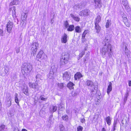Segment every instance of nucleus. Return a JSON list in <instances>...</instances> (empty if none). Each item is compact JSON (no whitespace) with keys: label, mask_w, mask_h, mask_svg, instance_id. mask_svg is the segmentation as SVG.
Masks as SVG:
<instances>
[{"label":"nucleus","mask_w":131,"mask_h":131,"mask_svg":"<svg viewBox=\"0 0 131 131\" xmlns=\"http://www.w3.org/2000/svg\"><path fill=\"white\" fill-rule=\"evenodd\" d=\"M62 118L63 120L67 121L68 120V117L67 115H64L62 116Z\"/></svg>","instance_id":"nucleus-34"},{"label":"nucleus","mask_w":131,"mask_h":131,"mask_svg":"<svg viewBox=\"0 0 131 131\" xmlns=\"http://www.w3.org/2000/svg\"><path fill=\"white\" fill-rule=\"evenodd\" d=\"M59 86L60 89H62L64 86L63 83H61L59 84Z\"/></svg>","instance_id":"nucleus-47"},{"label":"nucleus","mask_w":131,"mask_h":131,"mask_svg":"<svg viewBox=\"0 0 131 131\" xmlns=\"http://www.w3.org/2000/svg\"><path fill=\"white\" fill-rule=\"evenodd\" d=\"M125 54L127 56L129 52V51L127 47L126 46H125Z\"/></svg>","instance_id":"nucleus-36"},{"label":"nucleus","mask_w":131,"mask_h":131,"mask_svg":"<svg viewBox=\"0 0 131 131\" xmlns=\"http://www.w3.org/2000/svg\"><path fill=\"white\" fill-rule=\"evenodd\" d=\"M37 58L38 59H45L47 58V55L43 53L42 51H40L38 53L37 56Z\"/></svg>","instance_id":"nucleus-6"},{"label":"nucleus","mask_w":131,"mask_h":131,"mask_svg":"<svg viewBox=\"0 0 131 131\" xmlns=\"http://www.w3.org/2000/svg\"><path fill=\"white\" fill-rule=\"evenodd\" d=\"M110 41V38L108 37V36L106 37H105V43H106V44L107 43V42H106V41L108 42Z\"/></svg>","instance_id":"nucleus-39"},{"label":"nucleus","mask_w":131,"mask_h":131,"mask_svg":"<svg viewBox=\"0 0 131 131\" xmlns=\"http://www.w3.org/2000/svg\"><path fill=\"white\" fill-rule=\"evenodd\" d=\"M90 13L89 10L85 9L80 12L79 13V15L81 16H87L89 15Z\"/></svg>","instance_id":"nucleus-9"},{"label":"nucleus","mask_w":131,"mask_h":131,"mask_svg":"<svg viewBox=\"0 0 131 131\" xmlns=\"http://www.w3.org/2000/svg\"><path fill=\"white\" fill-rule=\"evenodd\" d=\"M40 99L41 100L46 101L47 100V98L43 97L42 96H41L40 97Z\"/></svg>","instance_id":"nucleus-46"},{"label":"nucleus","mask_w":131,"mask_h":131,"mask_svg":"<svg viewBox=\"0 0 131 131\" xmlns=\"http://www.w3.org/2000/svg\"><path fill=\"white\" fill-rule=\"evenodd\" d=\"M101 20V17L100 15L98 16L96 18L95 21V24H98L100 22Z\"/></svg>","instance_id":"nucleus-22"},{"label":"nucleus","mask_w":131,"mask_h":131,"mask_svg":"<svg viewBox=\"0 0 131 131\" xmlns=\"http://www.w3.org/2000/svg\"><path fill=\"white\" fill-rule=\"evenodd\" d=\"M79 90L77 89L75 91L73 92L72 93V95L73 96H75L79 94Z\"/></svg>","instance_id":"nucleus-30"},{"label":"nucleus","mask_w":131,"mask_h":131,"mask_svg":"<svg viewBox=\"0 0 131 131\" xmlns=\"http://www.w3.org/2000/svg\"><path fill=\"white\" fill-rule=\"evenodd\" d=\"M69 54L68 52L63 53L60 61V64L64 65L69 60Z\"/></svg>","instance_id":"nucleus-3"},{"label":"nucleus","mask_w":131,"mask_h":131,"mask_svg":"<svg viewBox=\"0 0 131 131\" xmlns=\"http://www.w3.org/2000/svg\"><path fill=\"white\" fill-rule=\"evenodd\" d=\"M15 101L18 105H19V101L18 97V94L17 93H16L15 94Z\"/></svg>","instance_id":"nucleus-27"},{"label":"nucleus","mask_w":131,"mask_h":131,"mask_svg":"<svg viewBox=\"0 0 131 131\" xmlns=\"http://www.w3.org/2000/svg\"><path fill=\"white\" fill-rule=\"evenodd\" d=\"M9 102H7V105H8V106H10L11 105V102H10V104H9Z\"/></svg>","instance_id":"nucleus-57"},{"label":"nucleus","mask_w":131,"mask_h":131,"mask_svg":"<svg viewBox=\"0 0 131 131\" xmlns=\"http://www.w3.org/2000/svg\"><path fill=\"white\" fill-rule=\"evenodd\" d=\"M0 127H1V129L3 130L5 128V125H2L0 126Z\"/></svg>","instance_id":"nucleus-50"},{"label":"nucleus","mask_w":131,"mask_h":131,"mask_svg":"<svg viewBox=\"0 0 131 131\" xmlns=\"http://www.w3.org/2000/svg\"><path fill=\"white\" fill-rule=\"evenodd\" d=\"M50 73H52V74L53 75L54 74V72L53 71V70H51L50 71Z\"/></svg>","instance_id":"nucleus-59"},{"label":"nucleus","mask_w":131,"mask_h":131,"mask_svg":"<svg viewBox=\"0 0 131 131\" xmlns=\"http://www.w3.org/2000/svg\"><path fill=\"white\" fill-rule=\"evenodd\" d=\"M111 20H107L106 23V28H108L109 27L110 24H111Z\"/></svg>","instance_id":"nucleus-35"},{"label":"nucleus","mask_w":131,"mask_h":131,"mask_svg":"<svg viewBox=\"0 0 131 131\" xmlns=\"http://www.w3.org/2000/svg\"><path fill=\"white\" fill-rule=\"evenodd\" d=\"M42 113H43L44 114H45V112H44L43 111H41L40 112V115L41 116H43V115H42Z\"/></svg>","instance_id":"nucleus-53"},{"label":"nucleus","mask_w":131,"mask_h":131,"mask_svg":"<svg viewBox=\"0 0 131 131\" xmlns=\"http://www.w3.org/2000/svg\"><path fill=\"white\" fill-rule=\"evenodd\" d=\"M59 128L60 131H64L65 129L64 126L62 124L59 126Z\"/></svg>","instance_id":"nucleus-37"},{"label":"nucleus","mask_w":131,"mask_h":131,"mask_svg":"<svg viewBox=\"0 0 131 131\" xmlns=\"http://www.w3.org/2000/svg\"><path fill=\"white\" fill-rule=\"evenodd\" d=\"M77 131H82L83 128L81 126H79L77 128Z\"/></svg>","instance_id":"nucleus-45"},{"label":"nucleus","mask_w":131,"mask_h":131,"mask_svg":"<svg viewBox=\"0 0 131 131\" xmlns=\"http://www.w3.org/2000/svg\"><path fill=\"white\" fill-rule=\"evenodd\" d=\"M16 51L17 53H18L20 52V48L18 47L16 48Z\"/></svg>","instance_id":"nucleus-49"},{"label":"nucleus","mask_w":131,"mask_h":131,"mask_svg":"<svg viewBox=\"0 0 131 131\" xmlns=\"http://www.w3.org/2000/svg\"><path fill=\"white\" fill-rule=\"evenodd\" d=\"M7 101L8 102H9V104L10 103V102H11V99L10 96H9L7 99Z\"/></svg>","instance_id":"nucleus-48"},{"label":"nucleus","mask_w":131,"mask_h":131,"mask_svg":"<svg viewBox=\"0 0 131 131\" xmlns=\"http://www.w3.org/2000/svg\"><path fill=\"white\" fill-rule=\"evenodd\" d=\"M39 44L37 42H33L31 45V53L34 56L36 54L37 49L39 48Z\"/></svg>","instance_id":"nucleus-4"},{"label":"nucleus","mask_w":131,"mask_h":131,"mask_svg":"<svg viewBox=\"0 0 131 131\" xmlns=\"http://www.w3.org/2000/svg\"><path fill=\"white\" fill-rule=\"evenodd\" d=\"M68 27L67 29V30L68 31H72L74 29V26L73 25H70Z\"/></svg>","instance_id":"nucleus-29"},{"label":"nucleus","mask_w":131,"mask_h":131,"mask_svg":"<svg viewBox=\"0 0 131 131\" xmlns=\"http://www.w3.org/2000/svg\"><path fill=\"white\" fill-rule=\"evenodd\" d=\"M32 68L31 64L29 63H24L22 66L21 71L23 74L27 75L29 74Z\"/></svg>","instance_id":"nucleus-2"},{"label":"nucleus","mask_w":131,"mask_h":131,"mask_svg":"<svg viewBox=\"0 0 131 131\" xmlns=\"http://www.w3.org/2000/svg\"><path fill=\"white\" fill-rule=\"evenodd\" d=\"M121 3L125 6L126 9L128 10H129L130 8L129 7L127 0L122 1V2Z\"/></svg>","instance_id":"nucleus-15"},{"label":"nucleus","mask_w":131,"mask_h":131,"mask_svg":"<svg viewBox=\"0 0 131 131\" xmlns=\"http://www.w3.org/2000/svg\"><path fill=\"white\" fill-rule=\"evenodd\" d=\"M101 131H106L105 129L104 128H103L102 129Z\"/></svg>","instance_id":"nucleus-60"},{"label":"nucleus","mask_w":131,"mask_h":131,"mask_svg":"<svg viewBox=\"0 0 131 131\" xmlns=\"http://www.w3.org/2000/svg\"><path fill=\"white\" fill-rule=\"evenodd\" d=\"M42 76L40 74H37L36 77V82H38V81H40V80H42L41 78H42Z\"/></svg>","instance_id":"nucleus-26"},{"label":"nucleus","mask_w":131,"mask_h":131,"mask_svg":"<svg viewBox=\"0 0 131 131\" xmlns=\"http://www.w3.org/2000/svg\"><path fill=\"white\" fill-rule=\"evenodd\" d=\"M95 28L96 30V32L97 34H99L100 32L101 29V27L99 25V24H95Z\"/></svg>","instance_id":"nucleus-19"},{"label":"nucleus","mask_w":131,"mask_h":131,"mask_svg":"<svg viewBox=\"0 0 131 131\" xmlns=\"http://www.w3.org/2000/svg\"><path fill=\"white\" fill-rule=\"evenodd\" d=\"M95 3V6L96 7L100 8L102 7V5L100 0H94Z\"/></svg>","instance_id":"nucleus-16"},{"label":"nucleus","mask_w":131,"mask_h":131,"mask_svg":"<svg viewBox=\"0 0 131 131\" xmlns=\"http://www.w3.org/2000/svg\"><path fill=\"white\" fill-rule=\"evenodd\" d=\"M64 25H65V26L66 28H68L69 27V23L67 21H66L64 23Z\"/></svg>","instance_id":"nucleus-41"},{"label":"nucleus","mask_w":131,"mask_h":131,"mask_svg":"<svg viewBox=\"0 0 131 131\" xmlns=\"http://www.w3.org/2000/svg\"><path fill=\"white\" fill-rule=\"evenodd\" d=\"M124 24L126 26L128 27H129L130 26V24L129 22L127 21H126L125 22Z\"/></svg>","instance_id":"nucleus-43"},{"label":"nucleus","mask_w":131,"mask_h":131,"mask_svg":"<svg viewBox=\"0 0 131 131\" xmlns=\"http://www.w3.org/2000/svg\"><path fill=\"white\" fill-rule=\"evenodd\" d=\"M85 121V119H84V118H83L81 119V122L82 123H84V122Z\"/></svg>","instance_id":"nucleus-55"},{"label":"nucleus","mask_w":131,"mask_h":131,"mask_svg":"<svg viewBox=\"0 0 131 131\" xmlns=\"http://www.w3.org/2000/svg\"><path fill=\"white\" fill-rule=\"evenodd\" d=\"M23 93L26 95L28 96L29 95L28 90L27 87V86H25L23 89Z\"/></svg>","instance_id":"nucleus-20"},{"label":"nucleus","mask_w":131,"mask_h":131,"mask_svg":"<svg viewBox=\"0 0 131 131\" xmlns=\"http://www.w3.org/2000/svg\"><path fill=\"white\" fill-rule=\"evenodd\" d=\"M38 82L35 83H30L29 85L30 87H31L35 90V91H38L39 89V86L37 83Z\"/></svg>","instance_id":"nucleus-11"},{"label":"nucleus","mask_w":131,"mask_h":131,"mask_svg":"<svg viewBox=\"0 0 131 131\" xmlns=\"http://www.w3.org/2000/svg\"><path fill=\"white\" fill-rule=\"evenodd\" d=\"M3 130L2 129H1V127H0V131H3Z\"/></svg>","instance_id":"nucleus-63"},{"label":"nucleus","mask_w":131,"mask_h":131,"mask_svg":"<svg viewBox=\"0 0 131 131\" xmlns=\"http://www.w3.org/2000/svg\"><path fill=\"white\" fill-rule=\"evenodd\" d=\"M123 21L124 22V23L126 21H127V18L126 17H124L123 18Z\"/></svg>","instance_id":"nucleus-54"},{"label":"nucleus","mask_w":131,"mask_h":131,"mask_svg":"<svg viewBox=\"0 0 131 131\" xmlns=\"http://www.w3.org/2000/svg\"><path fill=\"white\" fill-rule=\"evenodd\" d=\"M89 54L87 53L85 55V56L84 57L83 59V61L85 63V62L88 60L89 59Z\"/></svg>","instance_id":"nucleus-31"},{"label":"nucleus","mask_w":131,"mask_h":131,"mask_svg":"<svg viewBox=\"0 0 131 131\" xmlns=\"http://www.w3.org/2000/svg\"><path fill=\"white\" fill-rule=\"evenodd\" d=\"M73 7L74 9H75L76 10L78 8V9L79 8V6H78L77 5H75Z\"/></svg>","instance_id":"nucleus-52"},{"label":"nucleus","mask_w":131,"mask_h":131,"mask_svg":"<svg viewBox=\"0 0 131 131\" xmlns=\"http://www.w3.org/2000/svg\"><path fill=\"white\" fill-rule=\"evenodd\" d=\"M53 75L52 73H50L48 75V78L50 79H52L53 78Z\"/></svg>","instance_id":"nucleus-42"},{"label":"nucleus","mask_w":131,"mask_h":131,"mask_svg":"<svg viewBox=\"0 0 131 131\" xmlns=\"http://www.w3.org/2000/svg\"><path fill=\"white\" fill-rule=\"evenodd\" d=\"M74 85V84L73 83L70 82L68 84L67 86L70 89H72L73 88V86Z\"/></svg>","instance_id":"nucleus-24"},{"label":"nucleus","mask_w":131,"mask_h":131,"mask_svg":"<svg viewBox=\"0 0 131 131\" xmlns=\"http://www.w3.org/2000/svg\"><path fill=\"white\" fill-rule=\"evenodd\" d=\"M112 90V83L111 82H110L107 89V93L108 94H109L110 92Z\"/></svg>","instance_id":"nucleus-18"},{"label":"nucleus","mask_w":131,"mask_h":131,"mask_svg":"<svg viewBox=\"0 0 131 131\" xmlns=\"http://www.w3.org/2000/svg\"><path fill=\"white\" fill-rule=\"evenodd\" d=\"M3 31L2 30L0 29V36H2Z\"/></svg>","instance_id":"nucleus-56"},{"label":"nucleus","mask_w":131,"mask_h":131,"mask_svg":"<svg viewBox=\"0 0 131 131\" xmlns=\"http://www.w3.org/2000/svg\"><path fill=\"white\" fill-rule=\"evenodd\" d=\"M117 123L116 121L114 120V123H113V126L114 127H116V126L117 124Z\"/></svg>","instance_id":"nucleus-51"},{"label":"nucleus","mask_w":131,"mask_h":131,"mask_svg":"<svg viewBox=\"0 0 131 131\" xmlns=\"http://www.w3.org/2000/svg\"><path fill=\"white\" fill-rule=\"evenodd\" d=\"M28 12H27L26 13H22L21 17V24H23V25L24 23H26V21L27 17V16Z\"/></svg>","instance_id":"nucleus-8"},{"label":"nucleus","mask_w":131,"mask_h":131,"mask_svg":"<svg viewBox=\"0 0 131 131\" xmlns=\"http://www.w3.org/2000/svg\"><path fill=\"white\" fill-rule=\"evenodd\" d=\"M88 30H85L83 33L82 35V41H84L85 40V35L88 32Z\"/></svg>","instance_id":"nucleus-23"},{"label":"nucleus","mask_w":131,"mask_h":131,"mask_svg":"<svg viewBox=\"0 0 131 131\" xmlns=\"http://www.w3.org/2000/svg\"><path fill=\"white\" fill-rule=\"evenodd\" d=\"M112 46L109 43L108 44L105 43V45L101 50V53L103 56H105L106 54L107 53L109 57H110L112 56Z\"/></svg>","instance_id":"nucleus-1"},{"label":"nucleus","mask_w":131,"mask_h":131,"mask_svg":"<svg viewBox=\"0 0 131 131\" xmlns=\"http://www.w3.org/2000/svg\"><path fill=\"white\" fill-rule=\"evenodd\" d=\"M106 121L108 124L110 125L111 124V118L110 116H108L106 118Z\"/></svg>","instance_id":"nucleus-33"},{"label":"nucleus","mask_w":131,"mask_h":131,"mask_svg":"<svg viewBox=\"0 0 131 131\" xmlns=\"http://www.w3.org/2000/svg\"><path fill=\"white\" fill-rule=\"evenodd\" d=\"M82 77V75L80 72H77L74 75V77L75 80L79 79Z\"/></svg>","instance_id":"nucleus-17"},{"label":"nucleus","mask_w":131,"mask_h":131,"mask_svg":"<svg viewBox=\"0 0 131 131\" xmlns=\"http://www.w3.org/2000/svg\"><path fill=\"white\" fill-rule=\"evenodd\" d=\"M22 131H27V130L25 129H23Z\"/></svg>","instance_id":"nucleus-61"},{"label":"nucleus","mask_w":131,"mask_h":131,"mask_svg":"<svg viewBox=\"0 0 131 131\" xmlns=\"http://www.w3.org/2000/svg\"><path fill=\"white\" fill-rule=\"evenodd\" d=\"M128 85L129 86H131V81H129L128 82Z\"/></svg>","instance_id":"nucleus-58"},{"label":"nucleus","mask_w":131,"mask_h":131,"mask_svg":"<svg viewBox=\"0 0 131 131\" xmlns=\"http://www.w3.org/2000/svg\"><path fill=\"white\" fill-rule=\"evenodd\" d=\"M70 16L75 21H79L80 18L78 17L74 16L72 14H70Z\"/></svg>","instance_id":"nucleus-25"},{"label":"nucleus","mask_w":131,"mask_h":131,"mask_svg":"<svg viewBox=\"0 0 131 131\" xmlns=\"http://www.w3.org/2000/svg\"><path fill=\"white\" fill-rule=\"evenodd\" d=\"M68 36L66 34H64L61 38V42L63 43H66L67 41Z\"/></svg>","instance_id":"nucleus-14"},{"label":"nucleus","mask_w":131,"mask_h":131,"mask_svg":"<svg viewBox=\"0 0 131 131\" xmlns=\"http://www.w3.org/2000/svg\"><path fill=\"white\" fill-rule=\"evenodd\" d=\"M13 9L12 11V14H15L16 13L15 10H16V8L14 6L13 8H13Z\"/></svg>","instance_id":"nucleus-44"},{"label":"nucleus","mask_w":131,"mask_h":131,"mask_svg":"<svg viewBox=\"0 0 131 131\" xmlns=\"http://www.w3.org/2000/svg\"><path fill=\"white\" fill-rule=\"evenodd\" d=\"M9 71V69L7 66H6L4 67V72L1 71L0 72V74L1 76H4L5 75L7 74Z\"/></svg>","instance_id":"nucleus-13"},{"label":"nucleus","mask_w":131,"mask_h":131,"mask_svg":"<svg viewBox=\"0 0 131 131\" xmlns=\"http://www.w3.org/2000/svg\"><path fill=\"white\" fill-rule=\"evenodd\" d=\"M20 3L19 1L17 0H14L11 3V4H12L13 5H17Z\"/></svg>","instance_id":"nucleus-32"},{"label":"nucleus","mask_w":131,"mask_h":131,"mask_svg":"<svg viewBox=\"0 0 131 131\" xmlns=\"http://www.w3.org/2000/svg\"><path fill=\"white\" fill-rule=\"evenodd\" d=\"M75 30L76 32L78 33H80L81 31V29L80 27L77 26L75 28Z\"/></svg>","instance_id":"nucleus-28"},{"label":"nucleus","mask_w":131,"mask_h":131,"mask_svg":"<svg viewBox=\"0 0 131 131\" xmlns=\"http://www.w3.org/2000/svg\"><path fill=\"white\" fill-rule=\"evenodd\" d=\"M13 23L12 22L9 21L7 25V30L8 32H10L13 27Z\"/></svg>","instance_id":"nucleus-12"},{"label":"nucleus","mask_w":131,"mask_h":131,"mask_svg":"<svg viewBox=\"0 0 131 131\" xmlns=\"http://www.w3.org/2000/svg\"><path fill=\"white\" fill-rule=\"evenodd\" d=\"M128 93L127 92L125 95V96L124 98V101L125 102L127 101V97H128Z\"/></svg>","instance_id":"nucleus-40"},{"label":"nucleus","mask_w":131,"mask_h":131,"mask_svg":"<svg viewBox=\"0 0 131 131\" xmlns=\"http://www.w3.org/2000/svg\"><path fill=\"white\" fill-rule=\"evenodd\" d=\"M85 54V51H82L81 53H80L79 56L78 57V59H80L82 58L83 56Z\"/></svg>","instance_id":"nucleus-38"},{"label":"nucleus","mask_w":131,"mask_h":131,"mask_svg":"<svg viewBox=\"0 0 131 131\" xmlns=\"http://www.w3.org/2000/svg\"><path fill=\"white\" fill-rule=\"evenodd\" d=\"M71 76L70 73L68 72H64L63 74V80L66 81L69 80L70 79Z\"/></svg>","instance_id":"nucleus-7"},{"label":"nucleus","mask_w":131,"mask_h":131,"mask_svg":"<svg viewBox=\"0 0 131 131\" xmlns=\"http://www.w3.org/2000/svg\"><path fill=\"white\" fill-rule=\"evenodd\" d=\"M115 127H114V128H113V131H114V130H115Z\"/></svg>","instance_id":"nucleus-62"},{"label":"nucleus","mask_w":131,"mask_h":131,"mask_svg":"<svg viewBox=\"0 0 131 131\" xmlns=\"http://www.w3.org/2000/svg\"><path fill=\"white\" fill-rule=\"evenodd\" d=\"M38 82L35 83H30L29 85L30 87H31L35 90V91H38L39 89V86L37 83Z\"/></svg>","instance_id":"nucleus-10"},{"label":"nucleus","mask_w":131,"mask_h":131,"mask_svg":"<svg viewBox=\"0 0 131 131\" xmlns=\"http://www.w3.org/2000/svg\"><path fill=\"white\" fill-rule=\"evenodd\" d=\"M57 109V108L56 106L52 105L51 106L50 108V111L51 113H53L55 112L56 111Z\"/></svg>","instance_id":"nucleus-21"},{"label":"nucleus","mask_w":131,"mask_h":131,"mask_svg":"<svg viewBox=\"0 0 131 131\" xmlns=\"http://www.w3.org/2000/svg\"><path fill=\"white\" fill-rule=\"evenodd\" d=\"M86 85L89 86V88L90 89L92 92L94 91V90H95L96 88H97L94 87V85L93 82L90 80H87L86 82Z\"/></svg>","instance_id":"nucleus-5"},{"label":"nucleus","mask_w":131,"mask_h":131,"mask_svg":"<svg viewBox=\"0 0 131 131\" xmlns=\"http://www.w3.org/2000/svg\"><path fill=\"white\" fill-rule=\"evenodd\" d=\"M99 100H99V99H98V100H97V101L98 102L99 101Z\"/></svg>","instance_id":"nucleus-64"}]
</instances>
